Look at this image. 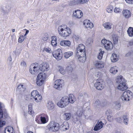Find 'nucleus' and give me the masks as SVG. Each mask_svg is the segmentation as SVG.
I'll return each instance as SVG.
<instances>
[{
	"label": "nucleus",
	"instance_id": "obj_1",
	"mask_svg": "<svg viewBox=\"0 0 133 133\" xmlns=\"http://www.w3.org/2000/svg\"><path fill=\"white\" fill-rule=\"evenodd\" d=\"M61 25L58 29L59 34L65 38L68 36L71 33V30L66 25Z\"/></svg>",
	"mask_w": 133,
	"mask_h": 133
},
{
	"label": "nucleus",
	"instance_id": "obj_2",
	"mask_svg": "<svg viewBox=\"0 0 133 133\" xmlns=\"http://www.w3.org/2000/svg\"><path fill=\"white\" fill-rule=\"evenodd\" d=\"M133 97V94L131 91L127 90L124 91L121 96L122 101L127 102L131 100Z\"/></svg>",
	"mask_w": 133,
	"mask_h": 133
},
{
	"label": "nucleus",
	"instance_id": "obj_3",
	"mask_svg": "<svg viewBox=\"0 0 133 133\" xmlns=\"http://www.w3.org/2000/svg\"><path fill=\"white\" fill-rule=\"evenodd\" d=\"M40 70V65L38 63H33L30 66L29 71L32 74H36L39 72Z\"/></svg>",
	"mask_w": 133,
	"mask_h": 133
},
{
	"label": "nucleus",
	"instance_id": "obj_4",
	"mask_svg": "<svg viewBox=\"0 0 133 133\" xmlns=\"http://www.w3.org/2000/svg\"><path fill=\"white\" fill-rule=\"evenodd\" d=\"M83 113V109L81 108L78 109L73 118V121L76 123L81 124L80 119Z\"/></svg>",
	"mask_w": 133,
	"mask_h": 133
},
{
	"label": "nucleus",
	"instance_id": "obj_5",
	"mask_svg": "<svg viewBox=\"0 0 133 133\" xmlns=\"http://www.w3.org/2000/svg\"><path fill=\"white\" fill-rule=\"evenodd\" d=\"M47 127L49 130L52 132H55L59 130L60 125L58 123L52 122L49 123Z\"/></svg>",
	"mask_w": 133,
	"mask_h": 133
},
{
	"label": "nucleus",
	"instance_id": "obj_6",
	"mask_svg": "<svg viewBox=\"0 0 133 133\" xmlns=\"http://www.w3.org/2000/svg\"><path fill=\"white\" fill-rule=\"evenodd\" d=\"M69 104L67 98V96L62 97L58 101L57 104V106L61 108H64L67 106Z\"/></svg>",
	"mask_w": 133,
	"mask_h": 133
},
{
	"label": "nucleus",
	"instance_id": "obj_7",
	"mask_svg": "<svg viewBox=\"0 0 133 133\" xmlns=\"http://www.w3.org/2000/svg\"><path fill=\"white\" fill-rule=\"evenodd\" d=\"M31 97L34 99L37 102H41L42 100V97L37 90L33 91L31 93Z\"/></svg>",
	"mask_w": 133,
	"mask_h": 133
},
{
	"label": "nucleus",
	"instance_id": "obj_8",
	"mask_svg": "<svg viewBox=\"0 0 133 133\" xmlns=\"http://www.w3.org/2000/svg\"><path fill=\"white\" fill-rule=\"evenodd\" d=\"M102 43L104 45L105 48L107 50L112 49L113 45L112 43L109 40L103 39L101 41Z\"/></svg>",
	"mask_w": 133,
	"mask_h": 133
},
{
	"label": "nucleus",
	"instance_id": "obj_9",
	"mask_svg": "<svg viewBox=\"0 0 133 133\" xmlns=\"http://www.w3.org/2000/svg\"><path fill=\"white\" fill-rule=\"evenodd\" d=\"M77 55L80 56L82 54L85 55V46L82 44H79L78 46L76 48Z\"/></svg>",
	"mask_w": 133,
	"mask_h": 133
},
{
	"label": "nucleus",
	"instance_id": "obj_10",
	"mask_svg": "<svg viewBox=\"0 0 133 133\" xmlns=\"http://www.w3.org/2000/svg\"><path fill=\"white\" fill-rule=\"evenodd\" d=\"M52 55L53 57L58 61L62 59L63 56L62 50L60 49L54 51L52 53Z\"/></svg>",
	"mask_w": 133,
	"mask_h": 133
},
{
	"label": "nucleus",
	"instance_id": "obj_11",
	"mask_svg": "<svg viewBox=\"0 0 133 133\" xmlns=\"http://www.w3.org/2000/svg\"><path fill=\"white\" fill-rule=\"evenodd\" d=\"M72 13V16L73 17H74L77 19L81 18L83 15V14L82 11L79 9L73 11Z\"/></svg>",
	"mask_w": 133,
	"mask_h": 133
},
{
	"label": "nucleus",
	"instance_id": "obj_12",
	"mask_svg": "<svg viewBox=\"0 0 133 133\" xmlns=\"http://www.w3.org/2000/svg\"><path fill=\"white\" fill-rule=\"evenodd\" d=\"M95 86L98 90H101L104 87V82L102 80H97L95 84Z\"/></svg>",
	"mask_w": 133,
	"mask_h": 133
},
{
	"label": "nucleus",
	"instance_id": "obj_13",
	"mask_svg": "<svg viewBox=\"0 0 133 133\" xmlns=\"http://www.w3.org/2000/svg\"><path fill=\"white\" fill-rule=\"evenodd\" d=\"M63 81L60 79L56 80L54 83V87L58 90H60L62 87Z\"/></svg>",
	"mask_w": 133,
	"mask_h": 133
},
{
	"label": "nucleus",
	"instance_id": "obj_14",
	"mask_svg": "<svg viewBox=\"0 0 133 133\" xmlns=\"http://www.w3.org/2000/svg\"><path fill=\"white\" fill-rule=\"evenodd\" d=\"M126 82H124L120 83L117 86V89L122 91L127 90L128 88V87L125 83Z\"/></svg>",
	"mask_w": 133,
	"mask_h": 133
},
{
	"label": "nucleus",
	"instance_id": "obj_15",
	"mask_svg": "<svg viewBox=\"0 0 133 133\" xmlns=\"http://www.w3.org/2000/svg\"><path fill=\"white\" fill-rule=\"evenodd\" d=\"M40 118L41 121L43 124L46 123L48 121L49 117L46 114H41Z\"/></svg>",
	"mask_w": 133,
	"mask_h": 133
},
{
	"label": "nucleus",
	"instance_id": "obj_16",
	"mask_svg": "<svg viewBox=\"0 0 133 133\" xmlns=\"http://www.w3.org/2000/svg\"><path fill=\"white\" fill-rule=\"evenodd\" d=\"M40 70L42 71H47L50 69L49 65L47 63H43L40 66Z\"/></svg>",
	"mask_w": 133,
	"mask_h": 133
},
{
	"label": "nucleus",
	"instance_id": "obj_17",
	"mask_svg": "<svg viewBox=\"0 0 133 133\" xmlns=\"http://www.w3.org/2000/svg\"><path fill=\"white\" fill-rule=\"evenodd\" d=\"M123 16L126 19H128L131 16V13L130 11L127 9L123 10L122 11Z\"/></svg>",
	"mask_w": 133,
	"mask_h": 133
},
{
	"label": "nucleus",
	"instance_id": "obj_18",
	"mask_svg": "<svg viewBox=\"0 0 133 133\" xmlns=\"http://www.w3.org/2000/svg\"><path fill=\"white\" fill-rule=\"evenodd\" d=\"M67 98L69 103L73 104L76 101L75 97L72 94H69L68 97L67 96Z\"/></svg>",
	"mask_w": 133,
	"mask_h": 133
},
{
	"label": "nucleus",
	"instance_id": "obj_19",
	"mask_svg": "<svg viewBox=\"0 0 133 133\" xmlns=\"http://www.w3.org/2000/svg\"><path fill=\"white\" fill-rule=\"evenodd\" d=\"M103 125L104 124L101 121L98 122L94 127V130L95 131L99 130L103 127Z\"/></svg>",
	"mask_w": 133,
	"mask_h": 133
},
{
	"label": "nucleus",
	"instance_id": "obj_20",
	"mask_svg": "<svg viewBox=\"0 0 133 133\" xmlns=\"http://www.w3.org/2000/svg\"><path fill=\"white\" fill-rule=\"evenodd\" d=\"M69 128V125L67 122H64L61 126V128L62 130L65 131L68 129Z\"/></svg>",
	"mask_w": 133,
	"mask_h": 133
},
{
	"label": "nucleus",
	"instance_id": "obj_21",
	"mask_svg": "<svg viewBox=\"0 0 133 133\" xmlns=\"http://www.w3.org/2000/svg\"><path fill=\"white\" fill-rule=\"evenodd\" d=\"M116 81L117 83L119 84L123 82H126V80L122 76H119L117 77Z\"/></svg>",
	"mask_w": 133,
	"mask_h": 133
},
{
	"label": "nucleus",
	"instance_id": "obj_22",
	"mask_svg": "<svg viewBox=\"0 0 133 133\" xmlns=\"http://www.w3.org/2000/svg\"><path fill=\"white\" fill-rule=\"evenodd\" d=\"M46 74L44 72L39 73L37 76V78L44 81L46 79Z\"/></svg>",
	"mask_w": 133,
	"mask_h": 133
},
{
	"label": "nucleus",
	"instance_id": "obj_23",
	"mask_svg": "<svg viewBox=\"0 0 133 133\" xmlns=\"http://www.w3.org/2000/svg\"><path fill=\"white\" fill-rule=\"evenodd\" d=\"M69 4L70 6L80 5L81 4L80 0H72L69 2Z\"/></svg>",
	"mask_w": 133,
	"mask_h": 133
},
{
	"label": "nucleus",
	"instance_id": "obj_24",
	"mask_svg": "<svg viewBox=\"0 0 133 133\" xmlns=\"http://www.w3.org/2000/svg\"><path fill=\"white\" fill-rule=\"evenodd\" d=\"M51 44L53 46H56L57 45V39L55 36H52L51 37Z\"/></svg>",
	"mask_w": 133,
	"mask_h": 133
},
{
	"label": "nucleus",
	"instance_id": "obj_25",
	"mask_svg": "<svg viewBox=\"0 0 133 133\" xmlns=\"http://www.w3.org/2000/svg\"><path fill=\"white\" fill-rule=\"evenodd\" d=\"M77 56L80 62L84 63L86 61V54H85V55H84L83 54H82V55H80V56Z\"/></svg>",
	"mask_w": 133,
	"mask_h": 133
},
{
	"label": "nucleus",
	"instance_id": "obj_26",
	"mask_svg": "<svg viewBox=\"0 0 133 133\" xmlns=\"http://www.w3.org/2000/svg\"><path fill=\"white\" fill-rule=\"evenodd\" d=\"M71 42L69 41H61L60 43L61 45L65 46H69L71 45Z\"/></svg>",
	"mask_w": 133,
	"mask_h": 133
},
{
	"label": "nucleus",
	"instance_id": "obj_27",
	"mask_svg": "<svg viewBox=\"0 0 133 133\" xmlns=\"http://www.w3.org/2000/svg\"><path fill=\"white\" fill-rule=\"evenodd\" d=\"M46 107L48 110H51L54 108V105L52 101H49L46 104Z\"/></svg>",
	"mask_w": 133,
	"mask_h": 133
},
{
	"label": "nucleus",
	"instance_id": "obj_28",
	"mask_svg": "<svg viewBox=\"0 0 133 133\" xmlns=\"http://www.w3.org/2000/svg\"><path fill=\"white\" fill-rule=\"evenodd\" d=\"M5 133H14L13 128L11 126H8L5 128Z\"/></svg>",
	"mask_w": 133,
	"mask_h": 133
},
{
	"label": "nucleus",
	"instance_id": "obj_29",
	"mask_svg": "<svg viewBox=\"0 0 133 133\" xmlns=\"http://www.w3.org/2000/svg\"><path fill=\"white\" fill-rule=\"evenodd\" d=\"M118 68L115 66L111 67L110 70V72L114 74H115L118 72Z\"/></svg>",
	"mask_w": 133,
	"mask_h": 133
},
{
	"label": "nucleus",
	"instance_id": "obj_30",
	"mask_svg": "<svg viewBox=\"0 0 133 133\" xmlns=\"http://www.w3.org/2000/svg\"><path fill=\"white\" fill-rule=\"evenodd\" d=\"M123 119V122L125 125H128V124L129 119L127 117L126 114H124L122 116Z\"/></svg>",
	"mask_w": 133,
	"mask_h": 133
},
{
	"label": "nucleus",
	"instance_id": "obj_31",
	"mask_svg": "<svg viewBox=\"0 0 133 133\" xmlns=\"http://www.w3.org/2000/svg\"><path fill=\"white\" fill-rule=\"evenodd\" d=\"M111 59L112 62H115L117 61L118 57L116 54H113L111 57Z\"/></svg>",
	"mask_w": 133,
	"mask_h": 133
},
{
	"label": "nucleus",
	"instance_id": "obj_32",
	"mask_svg": "<svg viewBox=\"0 0 133 133\" xmlns=\"http://www.w3.org/2000/svg\"><path fill=\"white\" fill-rule=\"evenodd\" d=\"M127 32L129 36L132 37L133 36V28L129 27L127 30Z\"/></svg>",
	"mask_w": 133,
	"mask_h": 133
},
{
	"label": "nucleus",
	"instance_id": "obj_33",
	"mask_svg": "<svg viewBox=\"0 0 133 133\" xmlns=\"http://www.w3.org/2000/svg\"><path fill=\"white\" fill-rule=\"evenodd\" d=\"M96 66L98 68H102L103 67L104 64L101 62H97L95 64Z\"/></svg>",
	"mask_w": 133,
	"mask_h": 133
},
{
	"label": "nucleus",
	"instance_id": "obj_34",
	"mask_svg": "<svg viewBox=\"0 0 133 133\" xmlns=\"http://www.w3.org/2000/svg\"><path fill=\"white\" fill-rule=\"evenodd\" d=\"M73 53L72 51H69L65 52L64 54V57L66 58H68L71 56Z\"/></svg>",
	"mask_w": 133,
	"mask_h": 133
},
{
	"label": "nucleus",
	"instance_id": "obj_35",
	"mask_svg": "<svg viewBox=\"0 0 133 133\" xmlns=\"http://www.w3.org/2000/svg\"><path fill=\"white\" fill-rule=\"evenodd\" d=\"M58 69L60 72L62 74L64 75L66 71L63 67L59 66L58 67Z\"/></svg>",
	"mask_w": 133,
	"mask_h": 133
},
{
	"label": "nucleus",
	"instance_id": "obj_36",
	"mask_svg": "<svg viewBox=\"0 0 133 133\" xmlns=\"http://www.w3.org/2000/svg\"><path fill=\"white\" fill-rule=\"evenodd\" d=\"M44 81L39 79L36 78V83L37 84L38 86H41L44 83Z\"/></svg>",
	"mask_w": 133,
	"mask_h": 133
},
{
	"label": "nucleus",
	"instance_id": "obj_37",
	"mask_svg": "<svg viewBox=\"0 0 133 133\" xmlns=\"http://www.w3.org/2000/svg\"><path fill=\"white\" fill-rule=\"evenodd\" d=\"M114 6L113 5H110L108 6L107 9V11L108 13H112L113 11Z\"/></svg>",
	"mask_w": 133,
	"mask_h": 133
},
{
	"label": "nucleus",
	"instance_id": "obj_38",
	"mask_svg": "<svg viewBox=\"0 0 133 133\" xmlns=\"http://www.w3.org/2000/svg\"><path fill=\"white\" fill-rule=\"evenodd\" d=\"M64 115L65 116V120L66 121L70 119L71 116V114L70 113H66L64 114Z\"/></svg>",
	"mask_w": 133,
	"mask_h": 133
},
{
	"label": "nucleus",
	"instance_id": "obj_39",
	"mask_svg": "<svg viewBox=\"0 0 133 133\" xmlns=\"http://www.w3.org/2000/svg\"><path fill=\"white\" fill-rule=\"evenodd\" d=\"M28 112L29 114L32 115L34 113L32 109V105L31 104H30L28 105Z\"/></svg>",
	"mask_w": 133,
	"mask_h": 133
},
{
	"label": "nucleus",
	"instance_id": "obj_40",
	"mask_svg": "<svg viewBox=\"0 0 133 133\" xmlns=\"http://www.w3.org/2000/svg\"><path fill=\"white\" fill-rule=\"evenodd\" d=\"M83 24L84 25H94V24L91 22L89 20L85 19L84 20L83 22Z\"/></svg>",
	"mask_w": 133,
	"mask_h": 133
},
{
	"label": "nucleus",
	"instance_id": "obj_41",
	"mask_svg": "<svg viewBox=\"0 0 133 133\" xmlns=\"http://www.w3.org/2000/svg\"><path fill=\"white\" fill-rule=\"evenodd\" d=\"M99 51L100 52L98 56V58L99 60H101L102 58L103 54L104 52V51H102L100 49L99 50Z\"/></svg>",
	"mask_w": 133,
	"mask_h": 133
},
{
	"label": "nucleus",
	"instance_id": "obj_42",
	"mask_svg": "<svg viewBox=\"0 0 133 133\" xmlns=\"http://www.w3.org/2000/svg\"><path fill=\"white\" fill-rule=\"evenodd\" d=\"M104 73L103 72H97L96 74V76L98 77H102L104 75Z\"/></svg>",
	"mask_w": 133,
	"mask_h": 133
},
{
	"label": "nucleus",
	"instance_id": "obj_43",
	"mask_svg": "<svg viewBox=\"0 0 133 133\" xmlns=\"http://www.w3.org/2000/svg\"><path fill=\"white\" fill-rule=\"evenodd\" d=\"M100 103L99 100H96L93 104V106L95 108H98L99 106Z\"/></svg>",
	"mask_w": 133,
	"mask_h": 133
},
{
	"label": "nucleus",
	"instance_id": "obj_44",
	"mask_svg": "<svg viewBox=\"0 0 133 133\" xmlns=\"http://www.w3.org/2000/svg\"><path fill=\"white\" fill-rule=\"evenodd\" d=\"M23 84H20L18 86L17 88V91H20V90H21L24 91V88L23 87Z\"/></svg>",
	"mask_w": 133,
	"mask_h": 133
},
{
	"label": "nucleus",
	"instance_id": "obj_45",
	"mask_svg": "<svg viewBox=\"0 0 133 133\" xmlns=\"http://www.w3.org/2000/svg\"><path fill=\"white\" fill-rule=\"evenodd\" d=\"M121 10L119 8L115 7L114 10V12L116 13H119L121 11Z\"/></svg>",
	"mask_w": 133,
	"mask_h": 133
},
{
	"label": "nucleus",
	"instance_id": "obj_46",
	"mask_svg": "<svg viewBox=\"0 0 133 133\" xmlns=\"http://www.w3.org/2000/svg\"><path fill=\"white\" fill-rule=\"evenodd\" d=\"M25 38V37L23 36H21L19 37L18 39V42L19 43H21L22 42Z\"/></svg>",
	"mask_w": 133,
	"mask_h": 133
},
{
	"label": "nucleus",
	"instance_id": "obj_47",
	"mask_svg": "<svg viewBox=\"0 0 133 133\" xmlns=\"http://www.w3.org/2000/svg\"><path fill=\"white\" fill-rule=\"evenodd\" d=\"M108 111L107 110L106 112V114L107 115V119H108V121H109V122H111L113 121V117L109 115L108 114H107V113L108 112Z\"/></svg>",
	"mask_w": 133,
	"mask_h": 133
},
{
	"label": "nucleus",
	"instance_id": "obj_48",
	"mask_svg": "<svg viewBox=\"0 0 133 133\" xmlns=\"http://www.w3.org/2000/svg\"><path fill=\"white\" fill-rule=\"evenodd\" d=\"M44 50L49 53H52L51 49L49 47H45L44 49Z\"/></svg>",
	"mask_w": 133,
	"mask_h": 133
},
{
	"label": "nucleus",
	"instance_id": "obj_49",
	"mask_svg": "<svg viewBox=\"0 0 133 133\" xmlns=\"http://www.w3.org/2000/svg\"><path fill=\"white\" fill-rule=\"evenodd\" d=\"M113 40L114 44H116L118 41L117 36H114L113 37Z\"/></svg>",
	"mask_w": 133,
	"mask_h": 133
},
{
	"label": "nucleus",
	"instance_id": "obj_50",
	"mask_svg": "<svg viewBox=\"0 0 133 133\" xmlns=\"http://www.w3.org/2000/svg\"><path fill=\"white\" fill-rule=\"evenodd\" d=\"M45 36H44L42 38V39L44 41H46L48 39L49 36L48 34L45 33L44 34Z\"/></svg>",
	"mask_w": 133,
	"mask_h": 133
},
{
	"label": "nucleus",
	"instance_id": "obj_51",
	"mask_svg": "<svg viewBox=\"0 0 133 133\" xmlns=\"http://www.w3.org/2000/svg\"><path fill=\"white\" fill-rule=\"evenodd\" d=\"M6 122L5 121L0 119V128L2 127L5 125Z\"/></svg>",
	"mask_w": 133,
	"mask_h": 133
},
{
	"label": "nucleus",
	"instance_id": "obj_52",
	"mask_svg": "<svg viewBox=\"0 0 133 133\" xmlns=\"http://www.w3.org/2000/svg\"><path fill=\"white\" fill-rule=\"evenodd\" d=\"M121 106V105L120 103H116L115 105V109L118 110H119Z\"/></svg>",
	"mask_w": 133,
	"mask_h": 133
},
{
	"label": "nucleus",
	"instance_id": "obj_53",
	"mask_svg": "<svg viewBox=\"0 0 133 133\" xmlns=\"http://www.w3.org/2000/svg\"><path fill=\"white\" fill-rule=\"evenodd\" d=\"M21 65L23 66L24 68H26V64L25 62L22 61L21 64Z\"/></svg>",
	"mask_w": 133,
	"mask_h": 133
},
{
	"label": "nucleus",
	"instance_id": "obj_54",
	"mask_svg": "<svg viewBox=\"0 0 133 133\" xmlns=\"http://www.w3.org/2000/svg\"><path fill=\"white\" fill-rule=\"evenodd\" d=\"M89 0H80L81 4H84L87 3Z\"/></svg>",
	"mask_w": 133,
	"mask_h": 133
},
{
	"label": "nucleus",
	"instance_id": "obj_55",
	"mask_svg": "<svg viewBox=\"0 0 133 133\" xmlns=\"http://www.w3.org/2000/svg\"><path fill=\"white\" fill-rule=\"evenodd\" d=\"M126 2L129 4H133V0H125Z\"/></svg>",
	"mask_w": 133,
	"mask_h": 133
},
{
	"label": "nucleus",
	"instance_id": "obj_56",
	"mask_svg": "<svg viewBox=\"0 0 133 133\" xmlns=\"http://www.w3.org/2000/svg\"><path fill=\"white\" fill-rule=\"evenodd\" d=\"M3 116V114L2 109H0V119L2 118Z\"/></svg>",
	"mask_w": 133,
	"mask_h": 133
},
{
	"label": "nucleus",
	"instance_id": "obj_57",
	"mask_svg": "<svg viewBox=\"0 0 133 133\" xmlns=\"http://www.w3.org/2000/svg\"><path fill=\"white\" fill-rule=\"evenodd\" d=\"M132 54H133V51H131L129 52L126 54L125 56L128 57L130 55Z\"/></svg>",
	"mask_w": 133,
	"mask_h": 133
},
{
	"label": "nucleus",
	"instance_id": "obj_58",
	"mask_svg": "<svg viewBox=\"0 0 133 133\" xmlns=\"http://www.w3.org/2000/svg\"><path fill=\"white\" fill-rule=\"evenodd\" d=\"M93 27L94 25H85V28L88 30L93 28Z\"/></svg>",
	"mask_w": 133,
	"mask_h": 133
},
{
	"label": "nucleus",
	"instance_id": "obj_59",
	"mask_svg": "<svg viewBox=\"0 0 133 133\" xmlns=\"http://www.w3.org/2000/svg\"><path fill=\"white\" fill-rule=\"evenodd\" d=\"M72 37L73 39H75L76 40H77L79 38V37L78 36L75 35H73Z\"/></svg>",
	"mask_w": 133,
	"mask_h": 133
},
{
	"label": "nucleus",
	"instance_id": "obj_60",
	"mask_svg": "<svg viewBox=\"0 0 133 133\" xmlns=\"http://www.w3.org/2000/svg\"><path fill=\"white\" fill-rule=\"evenodd\" d=\"M128 45L129 46L133 45V39L129 42Z\"/></svg>",
	"mask_w": 133,
	"mask_h": 133
},
{
	"label": "nucleus",
	"instance_id": "obj_61",
	"mask_svg": "<svg viewBox=\"0 0 133 133\" xmlns=\"http://www.w3.org/2000/svg\"><path fill=\"white\" fill-rule=\"evenodd\" d=\"M105 28L106 29L108 30L111 28V25H104Z\"/></svg>",
	"mask_w": 133,
	"mask_h": 133
},
{
	"label": "nucleus",
	"instance_id": "obj_62",
	"mask_svg": "<svg viewBox=\"0 0 133 133\" xmlns=\"http://www.w3.org/2000/svg\"><path fill=\"white\" fill-rule=\"evenodd\" d=\"M35 121L38 124H39L41 123L39 121V119L37 117H36V118Z\"/></svg>",
	"mask_w": 133,
	"mask_h": 133
},
{
	"label": "nucleus",
	"instance_id": "obj_63",
	"mask_svg": "<svg viewBox=\"0 0 133 133\" xmlns=\"http://www.w3.org/2000/svg\"><path fill=\"white\" fill-rule=\"evenodd\" d=\"M115 1H118V2L119 3H122L123 0H114Z\"/></svg>",
	"mask_w": 133,
	"mask_h": 133
},
{
	"label": "nucleus",
	"instance_id": "obj_64",
	"mask_svg": "<svg viewBox=\"0 0 133 133\" xmlns=\"http://www.w3.org/2000/svg\"><path fill=\"white\" fill-rule=\"evenodd\" d=\"M23 17V15H21L20 16H19V18L20 19H22Z\"/></svg>",
	"mask_w": 133,
	"mask_h": 133
}]
</instances>
